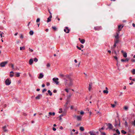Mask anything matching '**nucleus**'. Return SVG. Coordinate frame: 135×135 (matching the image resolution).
<instances>
[{"label": "nucleus", "instance_id": "obj_59", "mask_svg": "<svg viewBox=\"0 0 135 135\" xmlns=\"http://www.w3.org/2000/svg\"><path fill=\"white\" fill-rule=\"evenodd\" d=\"M63 114H61L59 116V118H61L63 116Z\"/></svg>", "mask_w": 135, "mask_h": 135}, {"label": "nucleus", "instance_id": "obj_35", "mask_svg": "<svg viewBox=\"0 0 135 135\" xmlns=\"http://www.w3.org/2000/svg\"><path fill=\"white\" fill-rule=\"evenodd\" d=\"M25 49V47H20V50H24Z\"/></svg>", "mask_w": 135, "mask_h": 135}, {"label": "nucleus", "instance_id": "obj_50", "mask_svg": "<svg viewBox=\"0 0 135 135\" xmlns=\"http://www.w3.org/2000/svg\"><path fill=\"white\" fill-rule=\"evenodd\" d=\"M128 107H127V106H125L124 107V109L126 110H127V109H128Z\"/></svg>", "mask_w": 135, "mask_h": 135}, {"label": "nucleus", "instance_id": "obj_46", "mask_svg": "<svg viewBox=\"0 0 135 135\" xmlns=\"http://www.w3.org/2000/svg\"><path fill=\"white\" fill-rule=\"evenodd\" d=\"M40 21V19L39 18H37L36 20V22H39Z\"/></svg>", "mask_w": 135, "mask_h": 135}, {"label": "nucleus", "instance_id": "obj_28", "mask_svg": "<svg viewBox=\"0 0 135 135\" xmlns=\"http://www.w3.org/2000/svg\"><path fill=\"white\" fill-rule=\"evenodd\" d=\"M48 93L51 96L52 95V93L51 92V91L49 90L47 91Z\"/></svg>", "mask_w": 135, "mask_h": 135}, {"label": "nucleus", "instance_id": "obj_63", "mask_svg": "<svg viewBox=\"0 0 135 135\" xmlns=\"http://www.w3.org/2000/svg\"><path fill=\"white\" fill-rule=\"evenodd\" d=\"M45 85L44 84H43L42 85V87H45Z\"/></svg>", "mask_w": 135, "mask_h": 135}, {"label": "nucleus", "instance_id": "obj_44", "mask_svg": "<svg viewBox=\"0 0 135 135\" xmlns=\"http://www.w3.org/2000/svg\"><path fill=\"white\" fill-rule=\"evenodd\" d=\"M68 104V102H67L64 105V106L65 107V108H67V104Z\"/></svg>", "mask_w": 135, "mask_h": 135}, {"label": "nucleus", "instance_id": "obj_62", "mask_svg": "<svg viewBox=\"0 0 135 135\" xmlns=\"http://www.w3.org/2000/svg\"><path fill=\"white\" fill-rule=\"evenodd\" d=\"M54 93H56L57 92V90H54L53 91Z\"/></svg>", "mask_w": 135, "mask_h": 135}, {"label": "nucleus", "instance_id": "obj_19", "mask_svg": "<svg viewBox=\"0 0 135 135\" xmlns=\"http://www.w3.org/2000/svg\"><path fill=\"white\" fill-rule=\"evenodd\" d=\"M44 75L40 73L39 75V76L38 77V78L40 79L42 78L43 77Z\"/></svg>", "mask_w": 135, "mask_h": 135}, {"label": "nucleus", "instance_id": "obj_60", "mask_svg": "<svg viewBox=\"0 0 135 135\" xmlns=\"http://www.w3.org/2000/svg\"><path fill=\"white\" fill-rule=\"evenodd\" d=\"M131 61L132 62H135V60L134 59H132L131 60Z\"/></svg>", "mask_w": 135, "mask_h": 135}, {"label": "nucleus", "instance_id": "obj_32", "mask_svg": "<svg viewBox=\"0 0 135 135\" xmlns=\"http://www.w3.org/2000/svg\"><path fill=\"white\" fill-rule=\"evenodd\" d=\"M20 73H16V76L17 77H18L20 76Z\"/></svg>", "mask_w": 135, "mask_h": 135}, {"label": "nucleus", "instance_id": "obj_64", "mask_svg": "<svg viewBox=\"0 0 135 135\" xmlns=\"http://www.w3.org/2000/svg\"><path fill=\"white\" fill-rule=\"evenodd\" d=\"M132 25L133 27H135V24L134 23H133L132 24Z\"/></svg>", "mask_w": 135, "mask_h": 135}, {"label": "nucleus", "instance_id": "obj_47", "mask_svg": "<svg viewBox=\"0 0 135 135\" xmlns=\"http://www.w3.org/2000/svg\"><path fill=\"white\" fill-rule=\"evenodd\" d=\"M13 76H14V75L13 74H10L9 75V76L11 77H13Z\"/></svg>", "mask_w": 135, "mask_h": 135}, {"label": "nucleus", "instance_id": "obj_2", "mask_svg": "<svg viewBox=\"0 0 135 135\" xmlns=\"http://www.w3.org/2000/svg\"><path fill=\"white\" fill-rule=\"evenodd\" d=\"M70 82L68 84V83H67V84L65 85H68V86L69 87H71L73 85V80L71 79L69 80Z\"/></svg>", "mask_w": 135, "mask_h": 135}, {"label": "nucleus", "instance_id": "obj_17", "mask_svg": "<svg viewBox=\"0 0 135 135\" xmlns=\"http://www.w3.org/2000/svg\"><path fill=\"white\" fill-rule=\"evenodd\" d=\"M33 59H30V60H29V64H30V65H32V63H33Z\"/></svg>", "mask_w": 135, "mask_h": 135}, {"label": "nucleus", "instance_id": "obj_38", "mask_svg": "<svg viewBox=\"0 0 135 135\" xmlns=\"http://www.w3.org/2000/svg\"><path fill=\"white\" fill-rule=\"evenodd\" d=\"M62 108H60L59 109V113H61L62 112Z\"/></svg>", "mask_w": 135, "mask_h": 135}, {"label": "nucleus", "instance_id": "obj_12", "mask_svg": "<svg viewBox=\"0 0 135 135\" xmlns=\"http://www.w3.org/2000/svg\"><path fill=\"white\" fill-rule=\"evenodd\" d=\"M79 40L80 42L82 44H84L85 42V40L84 39H81L80 38H79Z\"/></svg>", "mask_w": 135, "mask_h": 135}, {"label": "nucleus", "instance_id": "obj_36", "mask_svg": "<svg viewBox=\"0 0 135 135\" xmlns=\"http://www.w3.org/2000/svg\"><path fill=\"white\" fill-rule=\"evenodd\" d=\"M124 125L126 127H128V123L126 121L124 123Z\"/></svg>", "mask_w": 135, "mask_h": 135}, {"label": "nucleus", "instance_id": "obj_48", "mask_svg": "<svg viewBox=\"0 0 135 135\" xmlns=\"http://www.w3.org/2000/svg\"><path fill=\"white\" fill-rule=\"evenodd\" d=\"M116 114H117V116H116V117L117 118H119V114H118V113L117 112L116 113Z\"/></svg>", "mask_w": 135, "mask_h": 135}, {"label": "nucleus", "instance_id": "obj_26", "mask_svg": "<svg viewBox=\"0 0 135 135\" xmlns=\"http://www.w3.org/2000/svg\"><path fill=\"white\" fill-rule=\"evenodd\" d=\"M131 72L133 74H135V69H133L131 71Z\"/></svg>", "mask_w": 135, "mask_h": 135}, {"label": "nucleus", "instance_id": "obj_42", "mask_svg": "<svg viewBox=\"0 0 135 135\" xmlns=\"http://www.w3.org/2000/svg\"><path fill=\"white\" fill-rule=\"evenodd\" d=\"M0 36H1V37H2V35H3V32H1L0 31Z\"/></svg>", "mask_w": 135, "mask_h": 135}, {"label": "nucleus", "instance_id": "obj_16", "mask_svg": "<svg viewBox=\"0 0 135 135\" xmlns=\"http://www.w3.org/2000/svg\"><path fill=\"white\" fill-rule=\"evenodd\" d=\"M42 97V95H41L39 94L35 98L36 99H39L41 98Z\"/></svg>", "mask_w": 135, "mask_h": 135}, {"label": "nucleus", "instance_id": "obj_8", "mask_svg": "<svg viewBox=\"0 0 135 135\" xmlns=\"http://www.w3.org/2000/svg\"><path fill=\"white\" fill-rule=\"evenodd\" d=\"M107 126H108V128L110 129H112L113 128V126L112 124L110 123H108L107 124Z\"/></svg>", "mask_w": 135, "mask_h": 135}, {"label": "nucleus", "instance_id": "obj_24", "mask_svg": "<svg viewBox=\"0 0 135 135\" xmlns=\"http://www.w3.org/2000/svg\"><path fill=\"white\" fill-rule=\"evenodd\" d=\"M80 130L82 131H83L84 130V129L83 127H80Z\"/></svg>", "mask_w": 135, "mask_h": 135}, {"label": "nucleus", "instance_id": "obj_33", "mask_svg": "<svg viewBox=\"0 0 135 135\" xmlns=\"http://www.w3.org/2000/svg\"><path fill=\"white\" fill-rule=\"evenodd\" d=\"M121 132L122 133H123L124 134H126L127 133V132H126L124 130H122L121 131Z\"/></svg>", "mask_w": 135, "mask_h": 135}, {"label": "nucleus", "instance_id": "obj_3", "mask_svg": "<svg viewBox=\"0 0 135 135\" xmlns=\"http://www.w3.org/2000/svg\"><path fill=\"white\" fill-rule=\"evenodd\" d=\"M8 62L7 61L2 62L0 64V66L1 67H4L7 64Z\"/></svg>", "mask_w": 135, "mask_h": 135}, {"label": "nucleus", "instance_id": "obj_51", "mask_svg": "<svg viewBox=\"0 0 135 135\" xmlns=\"http://www.w3.org/2000/svg\"><path fill=\"white\" fill-rule=\"evenodd\" d=\"M52 28L55 30H56V27H52Z\"/></svg>", "mask_w": 135, "mask_h": 135}, {"label": "nucleus", "instance_id": "obj_52", "mask_svg": "<svg viewBox=\"0 0 135 135\" xmlns=\"http://www.w3.org/2000/svg\"><path fill=\"white\" fill-rule=\"evenodd\" d=\"M75 117H76V118H81V117L80 116H76L75 115Z\"/></svg>", "mask_w": 135, "mask_h": 135}, {"label": "nucleus", "instance_id": "obj_27", "mask_svg": "<svg viewBox=\"0 0 135 135\" xmlns=\"http://www.w3.org/2000/svg\"><path fill=\"white\" fill-rule=\"evenodd\" d=\"M103 92L104 93L108 94V91L107 90H104L103 91Z\"/></svg>", "mask_w": 135, "mask_h": 135}, {"label": "nucleus", "instance_id": "obj_1", "mask_svg": "<svg viewBox=\"0 0 135 135\" xmlns=\"http://www.w3.org/2000/svg\"><path fill=\"white\" fill-rule=\"evenodd\" d=\"M66 79H68L69 80L71 79V78L70 75L68 74H66L65 75H64V79L65 80V85L67 84L68 81Z\"/></svg>", "mask_w": 135, "mask_h": 135}, {"label": "nucleus", "instance_id": "obj_21", "mask_svg": "<svg viewBox=\"0 0 135 135\" xmlns=\"http://www.w3.org/2000/svg\"><path fill=\"white\" fill-rule=\"evenodd\" d=\"M111 49L113 50V51H112V53H114L116 55L117 54V52L116 51L114 50V49H113V47H111Z\"/></svg>", "mask_w": 135, "mask_h": 135}, {"label": "nucleus", "instance_id": "obj_23", "mask_svg": "<svg viewBox=\"0 0 135 135\" xmlns=\"http://www.w3.org/2000/svg\"><path fill=\"white\" fill-rule=\"evenodd\" d=\"M89 133L91 135H96L95 133L93 131H90Z\"/></svg>", "mask_w": 135, "mask_h": 135}, {"label": "nucleus", "instance_id": "obj_4", "mask_svg": "<svg viewBox=\"0 0 135 135\" xmlns=\"http://www.w3.org/2000/svg\"><path fill=\"white\" fill-rule=\"evenodd\" d=\"M5 83L6 85H8L11 84V81L8 79H7L6 80Z\"/></svg>", "mask_w": 135, "mask_h": 135}, {"label": "nucleus", "instance_id": "obj_55", "mask_svg": "<svg viewBox=\"0 0 135 135\" xmlns=\"http://www.w3.org/2000/svg\"><path fill=\"white\" fill-rule=\"evenodd\" d=\"M29 50L31 52H33V50L32 49H31L30 48H29Z\"/></svg>", "mask_w": 135, "mask_h": 135}, {"label": "nucleus", "instance_id": "obj_39", "mask_svg": "<svg viewBox=\"0 0 135 135\" xmlns=\"http://www.w3.org/2000/svg\"><path fill=\"white\" fill-rule=\"evenodd\" d=\"M80 114L81 115H83L84 114V112L82 110H81L80 112Z\"/></svg>", "mask_w": 135, "mask_h": 135}, {"label": "nucleus", "instance_id": "obj_53", "mask_svg": "<svg viewBox=\"0 0 135 135\" xmlns=\"http://www.w3.org/2000/svg\"><path fill=\"white\" fill-rule=\"evenodd\" d=\"M76 47L77 48V49H79V50H81V48L80 47H79L78 46H76Z\"/></svg>", "mask_w": 135, "mask_h": 135}, {"label": "nucleus", "instance_id": "obj_29", "mask_svg": "<svg viewBox=\"0 0 135 135\" xmlns=\"http://www.w3.org/2000/svg\"><path fill=\"white\" fill-rule=\"evenodd\" d=\"M116 132L117 133L118 135H119L120 134V132L119 131V130L118 129H117L116 130Z\"/></svg>", "mask_w": 135, "mask_h": 135}, {"label": "nucleus", "instance_id": "obj_37", "mask_svg": "<svg viewBox=\"0 0 135 135\" xmlns=\"http://www.w3.org/2000/svg\"><path fill=\"white\" fill-rule=\"evenodd\" d=\"M33 60L35 62H37L38 61V59L36 57L34 58L33 59Z\"/></svg>", "mask_w": 135, "mask_h": 135}, {"label": "nucleus", "instance_id": "obj_40", "mask_svg": "<svg viewBox=\"0 0 135 135\" xmlns=\"http://www.w3.org/2000/svg\"><path fill=\"white\" fill-rule=\"evenodd\" d=\"M50 66V64L49 63H48L46 65V66H47V68L49 67Z\"/></svg>", "mask_w": 135, "mask_h": 135}, {"label": "nucleus", "instance_id": "obj_14", "mask_svg": "<svg viewBox=\"0 0 135 135\" xmlns=\"http://www.w3.org/2000/svg\"><path fill=\"white\" fill-rule=\"evenodd\" d=\"M92 83H90L89 84V87L88 90L89 91H90L91 89V88L92 86Z\"/></svg>", "mask_w": 135, "mask_h": 135}, {"label": "nucleus", "instance_id": "obj_45", "mask_svg": "<svg viewBox=\"0 0 135 135\" xmlns=\"http://www.w3.org/2000/svg\"><path fill=\"white\" fill-rule=\"evenodd\" d=\"M47 91V89H44L42 91V93H44L46 91Z\"/></svg>", "mask_w": 135, "mask_h": 135}, {"label": "nucleus", "instance_id": "obj_18", "mask_svg": "<svg viewBox=\"0 0 135 135\" xmlns=\"http://www.w3.org/2000/svg\"><path fill=\"white\" fill-rule=\"evenodd\" d=\"M7 127L6 126H5L4 127H2V128L3 130L5 132H7L8 130L6 129V128Z\"/></svg>", "mask_w": 135, "mask_h": 135}, {"label": "nucleus", "instance_id": "obj_22", "mask_svg": "<svg viewBox=\"0 0 135 135\" xmlns=\"http://www.w3.org/2000/svg\"><path fill=\"white\" fill-rule=\"evenodd\" d=\"M119 42V40L118 39H115L114 40V43L117 44Z\"/></svg>", "mask_w": 135, "mask_h": 135}, {"label": "nucleus", "instance_id": "obj_11", "mask_svg": "<svg viewBox=\"0 0 135 135\" xmlns=\"http://www.w3.org/2000/svg\"><path fill=\"white\" fill-rule=\"evenodd\" d=\"M123 27V26L121 25H119L118 26V29L119 33V31L121 30L122 28Z\"/></svg>", "mask_w": 135, "mask_h": 135}, {"label": "nucleus", "instance_id": "obj_34", "mask_svg": "<svg viewBox=\"0 0 135 135\" xmlns=\"http://www.w3.org/2000/svg\"><path fill=\"white\" fill-rule=\"evenodd\" d=\"M132 124L133 126L135 127V120L133 121L132 122Z\"/></svg>", "mask_w": 135, "mask_h": 135}, {"label": "nucleus", "instance_id": "obj_56", "mask_svg": "<svg viewBox=\"0 0 135 135\" xmlns=\"http://www.w3.org/2000/svg\"><path fill=\"white\" fill-rule=\"evenodd\" d=\"M11 67L13 69H14V68L13 64H11Z\"/></svg>", "mask_w": 135, "mask_h": 135}, {"label": "nucleus", "instance_id": "obj_25", "mask_svg": "<svg viewBox=\"0 0 135 135\" xmlns=\"http://www.w3.org/2000/svg\"><path fill=\"white\" fill-rule=\"evenodd\" d=\"M123 55L124 57H126L127 56V54L126 52H124L123 54Z\"/></svg>", "mask_w": 135, "mask_h": 135}, {"label": "nucleus", "instance_id": "obj_43", "mask_svg": "<svg viewBox=\"0 0 135 135\" xmlns=\"http://www.w3.org/2000/svg\"><path fill=\"white\" fill-rule=\"evenodd\" d=\"M100 132L101 133V135H106L105 133V132Z\"/></svg>", "mask_w": 135, "mask_h": 135}, {"label": "nucleus", "instance_id": "obj_7", "mask_svg": "<svg viewBox=\"0 0 135 135\" xmlns=\"http://www.w3.org/2000/svg\"><path fill=\"white\" fill-rule=\"evenodd\" d=\"M115 125H118L120 126V123L119 119H115Z\"/></svg>", "mask_w": 135, "mask_h": 135}, {"label": "nucleus", "instance_id": "obj_61", "mask_svg": "<svg viewBox=\"0 0 135 135\" xmlns=\"http://www.w3.org/2000/svg\"><path fill=\"white\" fill-rule=\"evenodd\" d=\"M86 110L87 111L89 112V110L88 108H87L86 109Z\"/></svg>", "mask_w": 135, "mask_h": 135}, {"label": "nucleus", "instance_id": "obj_54", "mask_svg": "<svg viewBox=\"0 0 135 135\" xmlns=\"http://www.w3.org/2000/svg\"><path fill=\"white\" fill-rule=\"evenodd\" d=\"M20 38H21L22 39L23 38V36L22 34L21 35V36H20Z\"/></svg>", "mask_w": 135, "mask_h": 135}, {"label": "nucleus", "instance_id": "obj_49", "mask_svg": "<svg viewBox=\"0 0 135 135\" xmlns=\"http://www.w3.org/2000/svg\"><path fill=\"white\" fill-rule=\"evenodd\" d=\"M104 129V128L103 127H102L101 129H100L99 131H100V132H101V130H103Z\"/></svg>", "mask_w": 135, "mask_h": 135}, {"label": "nucleus", "instance_id": "obj_57", "mask_svg": "<svg viewBox=\"0 0 135 135\" xmlns=\"http://www.w3.org/2000/svg\"><path fill=\"white\" fill-rule=\"evenodd\" d=\"M116 46V44L114 43V44L113 46V49Z\"/></svg>", "mask_w": 135, "mask_h": 135}, {"label": "nucleus", "instance_id": "obj_15", "mask_svg": "<svg viewBox=\"0 0 135 135\" xmlns=\"http://www.w3.org/2000/svg\"><path fill=\"white\" fill-rule=\"evenodd\" d=\"M129 60V58H127L126 59L124 60V59H122L121 60L122 62H125L126 61H128Z\"/></svg>", "mask_w": 135, "mask_h": 135}, {"label": "nucleus", "instance_id": "obj_10", "mask_svg": "<svg viewBox=\"0 0 135 135\" xmlns=\"http://www.w3.org/2000/svg\"><path fill=\"white\" fill-rule=\"evenodd\" d=\"M49 115H48V116L47 117L46 116V117H47L48 118H49L50 117V115H52L54 116L55 114V112L52 113L51 112H50L49 113Z\"/></svg>", "mask_w": 135, "mask_h": 135}, {"label": "nucleus", "instance_id": "obj_58", "mask_svg": "<svg viewBox=\"0 0 135 135\" xmlns=\"http://www.w3.org/2000/svg\"><path fill=\"white\" fill-rule=\"evenodd\" d=\"M50 85V83L49 82H47L46 83V85L47 86L49 85Z\"/></svg>", "mask_w": 135, "mask_h": 135}, {"label": "nucleus", "instance_id": "obj_30", "mask_svg": "<svg viewBox=\"0 0 135 135\" xmlns=\"http://www.w3.org/2000/svg\"><path fill=\"white\" fill-rule=\"evenodd\" d=\"M59 76L61 78H63V79L64 78V75L62 74H59Z\"/></svg>", "mask_w": 135, "mask_h": 135}, {"label": "nucleus", "instance_id": "obj_6", "mask_svg": "<svg viewBox=\"0 0 135 135\" xmlns=\"http://www.w3.org/2000/svg\"><path fill=\"white\" fill-rule=\"evenodd\" d=\"M102 27L101 26H98L95 27L94 28V29L95 31H99L100 30H101Z\"/></svg>", "mask_w": 135, "mask_h": 135}, {"label": "nucleus", "instance_id": "obj_41", "mask_svg": "<svg viewBox=\"0 0 135 135\" xmlns=\"http://www.w3.org/2000/svg\"><path fill=\"white\" fill-rule=\"evenodd\" d=\"M111 105L112 107L113 108H114L116 105L115 104H111Z\"/></svg>", "mask_w": 135, "mask_h": 135}, {"label": "nucleus", "instance_id": "obj_9", "mask_svg": "<svg viewBox=\"0 0 135 135\" xmlns=\"http://www.w3.org/2000/svg\"><path fill=\"white\" fill-rule=\"evenodd\" d=\"M64 31L67 33H68L69 32L70 30L69 29L68 27H65V29H64Z\"/></svg>", "mask_w": 135, "mask_h": 135}, {"label": "nucleus", "instance_id": "obj_31", "mask_svg": "<svg viewBox=\"0 0 135 135\" xmlns=\"http://www.w3.org/2000/svg\"><path fill=\"white\" fill-rule=\"evenodd\" d=\"M29 33L30 35H32L33 34V32L32 31H31Z\"/></svg>", "mask_w": 135, "mask_h": 135}, {"label": "nucleus", "instance_id": "obj_20", "mask_svg": "<svg viewBox=\"0 0 135 135\" xmlns=\"http://www.w3.org/2000/svg\"><path fill=\"white\" fill-rule=\"evenodd\" d=\"M117 35L115 36V39H118L119 38V34L118 33H116Z\"/></svg>", "mask_w": 135, "mask_h": 135}, {"label": "nucleus", "instance_id": "obj_5", "mask_svg": "<svg viewBox=\"0 0 135 135\" xmlns=\"http://www.w3.org/2000/svg\"><path fill=\"white\" fill-rule=\"evenodd\" d=\"M52 80L56 84L58 85L59 84V83L58 81L59 79L58 78H53Z\"/></svg>", "mask_w": 135, "mask_h": 135}, {"label": "nucleus", "instance_id": "obj_13", "mask_svg": "<svg viewBox=\"0 0 135 135\" xmlns=\"http://www.w3.org/2000/svg\"><path fill=\"white\" fill-rule=\"evenodd\" d=\"M52 17V15H51V16H50L49 17L47 18V22H49L51 21Z\"/></svg>", "mask_w": 135, "mask_h": 135}]
</instances>
